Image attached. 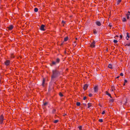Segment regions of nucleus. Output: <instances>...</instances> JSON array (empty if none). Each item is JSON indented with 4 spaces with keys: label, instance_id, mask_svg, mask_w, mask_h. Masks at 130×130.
Instances as JSON below:
<instances>
[{
    "label": "nucleus",
    "instance_id": "1",
    "mask_svg": "<svg viewBox=\"0 0 130 130\" xmlns=\"http://www.w3.org/2000/svg\"><path fill=\"white\" fill-rule=\"evenodd\" d=\"M59 72L56 70H53L52 78L53 79L57 77L59 75Z\"/></svg>",
    "mask_w": 130,
    "mask_h": 130
},
{
    "label": "nucleus",
    "instance_id": "2",
    "mask_svg": "<svg viewBox=\"0 0 130 130\" xmlns=\"http://www.w3.org/2000/svg\"><path fill=\"white\" fill-rule=\"evenodd\" d=\"M60 61V59L57 58L56 59V61H53L52 62V64L53 65H56L59 63Z\"/></svg>",
    "mask_w": 130,
    "mask_h": 130
},
{
    "label": "nucleus",
    "instance_id": "3",
    "mask_svg": "<svg viewBox=\"0 0 130 130\" xmlns=\"http://www.w3.org/2000/svg\"><path fill=\"white\" fill-rule=\"evenodd\" d=\"M4 120V119L3 116V115H1L0 118V121L1 124H2L3 123Z\"/></svg>",
    "mask_w": 130,
    "mask_h": 130
},
{
    "label": "nucleus",
    "instance_id": "4",
    "mask_svg": "<svg viewBox=\"0 0 130 130\" xmlns=\"http://www.w3.org/2000/svg\"><path fill=\"white\" fill-rule=\"evenodd\" d=\"M10 63V62L9 60H7L5 62V63L6 66H7L9 65Z\"/></svg>",
    "mask_w": 130,
    "mask_h": 130
},
{
    "label": "nucleus",
    "instance_id": "5",
    "mask_svg": "<svg viewBox=\"0 0 130 130\" xmlns=\"http://www.w3.org/2000/svg\"><path fill=\"white\" fill-rule=\"evenodd\" d=\"M95 42L94 41L91 44L90 47L92 48H94L95 47Z\"/></svg>",
    "mask_w": 130,
    "mask_h": 130
},
{
    "label": "nucleus",
    "instance_id": "6",
    "mask_svg": "<svg viewBox=\"0 0 130 130\" xmlns=\"http://www.w3.org/2000/svg\"><path fill=\"white\" fill-rule=\"evenodd\" d=\"M44 27L45 26L44 25H42L40 27V29L42 30H45Z\"/></svg>",
    "mask_w": 130,
    "mask_h": 130
},
{
    "label": "nucleus",
    "instance_id": "7",
    "mask_svg": "<svg viewBox=\"0 0 130 130\" xmlns=\"http://www.w3.org/2000/svg\"><path fill=\"white\" fill-rule=\"evenodd\" d=\"M98 87L97 86H95L94 87V91L95 92H96L98 90Z\"/></svg>",
    "mask_w": 130,
    "mask_h": 130
},
{
    "label": "nucleus",
    "instance_id": "8",
    "mask_svg": "<svg viewBox=\"0 0 130 130\" xmlns=\"http://www.w3.org/2000/svg\"><path fill=\"white\" fill-rule=\"evenodd\" d=\"M96 24L98 26H100L101 25V23L99 21H96Z\"/></svg>",
    "mask_w": 130,
    "mask_h": 130
},
{
    "label": "nucleus",
    "instance_id": "9",
    "mask_svg": "<svg viewBox=\"0 0 130 130\" xmlns=\"http://www.w3.org/2000/svg\"><path fill=\"white\" fill-rule=\"evenodd\" d=\"M88 85L87 84H85L84 87V90H86L87 88L88 87Z\"/></svg>",
    "mask_w": 130,
    "mask_h": 130
},
{
    "label": "nucleus",
    "instance_id": "10",
    "mask_svg": "<svg viewBox=\"0 0 130 130\" xmlns=\"http://www.w3.org/2000/svg\"><path fill=\"white\" fill-rule=\"evenodd\" d=\"M13 28V26L12 25H10L8 27V29L10 30H12Z\"/></svg>",
    "mask_w": 130,
    "mask_h": 130
},
{
    "label": "nucleus",
    "instance_id": "11",
    "mask_svg": "<svg viewBox=\"0 0 130 130\" xmlns=\"http://www.w3.org/2000/svg\"><path fill=\"white\" fill-rule=\"evenodd\" d=\"M127 36L126 37V39L127 40H128V39L129 38V33L128 32L127 33H126Z\"/></svg>",
    "mask_w": 130,
    "mask_h": 130
},
{
    "label": "nucleus",
    "instance_id": "12",
    "mask_svg": "<svg viewBox=\"0 0 130 130\" xmlns=\"http://www.w3.org/2000/svg\"><path fill=\"white\" fill-rule=\"evenodd\" d=\"M130 15V12L129 11L128 12V13L126 14L127 18V19H128L129 18V15Z\"/></svg>",
    "mask_w": 130,
    "mask_h": 130
},
{
    "label": "nucleus",
    "instance_id": "13",
    "mask_svg": "<svg viewBox=\"0 0 130 130\" xmlns=\"http://www.w3.org/2000/svg\"><path fill=\"white\" fill-rule=\"evenodd\" d=\"M106 94L107 95H108V96L110 97L111 98H112V97L111 95L108 92L106 91L105 92Z\"/></svg>",
    "mask_w": 130,
    "mask_h": 130
},
{
    "label": "nucleus",
    "instance_id": "14",
    "mask_svg": "<svg viewBox=\"0 0 130 130\" xmlns=\"http://www.w3.org/2000/svg\"><path fill=\"white\" fill-rule=\"evenodd\" d=\"M88 108H89L91 106V103H89L88 104Z\"/></svg>",
    "mask_w": 130,
    "mask_h": 130
},
{
    "label": "nucleus",
    "instance_id": "15",
    "mask_svg": "<svg viewBox=\"0 0 130 130\" xmlns=\"http://www.w3.org/2000/svg\"><path fill=\"white\" fill-rule=\"evenodd\" d=\"M93 31L94 34H96L97 33V31L95 29H93Z\"/></svg>",
    "mask_w": 130,
    "mask_h": 130
},
{
    "label": "nucleus",
    "instance_id": "16",
    "mask_svg": "<svg viewBox=\"0 0 130 130\" xmlns=\"http://www.w3.org/2000/svg\"><path fill=\"white\" fill-rule=\"evenodd\" d=\"M108 67L110 69H112V65L111 64H109L108 66Z\"/></svg>",
    "mask_w": 130,
    "mask_h": 130
},
{
    "label": "nucleus",
    "instance_id": "17",
    "mask_svg": "<svg viewBox=\"0 0 130 130\" xmlns=\"http://www.w3.org/2000/svg\"><path fill=\"white\" fill-rule=\"evenodd\" d=\"M38 9L37 8H35L34 11L35 12H37L38 11Z\"/></svg>",
    "mask_w": 130,
    "mask_h": 130
},
{
    "label": "nucleus",
    "instance_id": "18",
    "mask_svg": "<svg viewBox=\"0 0 130 130\" xmlns=\"http://www.w3.org/2000/svg\"><path fill=\"white\" fill-rule=\"evenodd\" d=\"M45 82V79H43V82H42V86H44V83Z\"/></svg>",
    "mask_w": 130,
    "mask_h": 130
},
{
    "label": "nucleus",
    "instance_id": "19",
    "mask_svg": "<svg viewBox=\"0 0 130 130\" xmlns=\"http://www.w3.org/2000/svg\"><path fill=\"white\" fill-rule=\"evenodd\" d=\"M68 39V37H66L64 39V41H67Z\"/></svg>",
    "mask_w": 130,
    "mask_h": 130
},
{
    "label": "nucleus",
    "instance_id": "20",
    "mask_svg": "<svg viewBox=\"0 0 130 130\" xmlns=\"http://www.w3.org/2000/svg\"><path fill=\"white\" fill-rule=\"evenodd\" d=\"M78 128H79V130H82V126H79L78 127Z\"/></svg>",
    "mask_w": 130,
    "mask_h": 130
},
{
    "label": "nucleus",
    "instance_id": "21",
    "mask_svg": "<svg viewBox=\"0 0 130 130\" xmlns=\"http://www.w3.org/2000/svg\"><path fill=\"white\" fill-rule=\"evenodd\" d=\"M80 105V103L79 102H77L76 103V105L77 106H79Z\"/></svg>",
    "mask_w": 130,
    "mask_h": 130
},
{
    "label": "nucleus",
    "instance_id": "22",
    "mask_svg": "<svg viewBox=\"0 0 130 130\" xmlns=\"http://www.w3.org/2000/svg\"><path fill=\"white\" fill-rule=\"evenodd\" d=\"M105 113V110H103V112L102 113V115H104Z\"/></svg>",
    "mask_w": 130,
    "mask_h": 130
},
{
    "label": "nucleus",
    "instance_id": "23",
    "mask_svg": "<svg viewBox=\"0 0 130 130\" xmlns=\"http://www.w3.org/2000/svg\"><path fill=\"white\" fill-rule=\"evenodd\" d=\"M113 42L115 43H117L118 42V41L117 40H113Z\"/></svg>",
    "mask_w": 130,
    "mask_h": 130
},
{
    "label": "nucleus",
    "instance_id": "24",
    "mask_svg": "<svg viewBox=\"0 0 130 130\" xmlns=\"http://www.w3.org/2000/svg\"><path fill=\"white\" fill-rule=\"evenodd\" d=\"M99 122H102L103 121V120L102 119H99Z\"/></svg>",
    "mask_w": 130,
    "mask_h": 130
},
{
    "label": "nucleus",
    "instance_id": "25",
    "mask_svg": "<svg viewBox=\"0 0 130 130\" xmlns=\"http://www.w3.org/2000/svg\"><path fill=\"white\" fill-rule=\"evenodd\" d=\"M58 121V120H56L54 121V122L55 123H57Z\"/></svg>",
    "mask_w": 130,
    "mask_h": 130
},
{
    "label": "nucleus",
    "instance_id": "26",
    "mask_svg": "<svg viewBox=\"0 0 130 130\" xmlns=\"http://www.w3.org/2000/svg\"><path fill=\"white\" fill-rule=\"evenodd\" d=\"M121 0H118V4H119L121 2Z\"/></svg>",
    "mask_w": 130,
    "mask_h": 130
},
{
    "label": "nucleus",
    "instance_id": "27",
    "mask_svg": "<svg viewBox=\"0 0 130 130\" xmlns=\"http://www.w3.org/2000/svg\"><path fill=\"white\" fill-rule=\"evenodd\" d=\"M115 89V88L114 86H112L111 87V89H113V90H114Z\"/></svg>",
    "mask_w": 130,
    "mask_h": 130
},
{
    "label": "nucleus",
    "instance_id": "28",
    "mask_svg": "<svg viewBox=\"0 0 130 130\" xmlns=\"http://www.w3.org/2000/svg\"><path fill=\"white\" fill-rule=\"evenodd\" d=\"M114 100L113 99H111L110 100V102H112Z\"/></svg>",
    "mask_w": 130,
    "mask_h": 130
},
{
    "label": "nucleus",
    "instance_id": "29",
    "mask_svg": "<svg viewBox=\"0 0 130 130\" xmlns=\"http://www.w3.org/2000/svg\"><path fill=\"white\" fill-rule=\"evenodd\" d=\"M126 20L125 18H123V22H125L126 21Z\"/></svg>",
    "mask_w": 130,
    "mask_h": 130
},
{
    "label": "nucleus",
    "instance_id": "30",
    "mask_svg": "<svg viewBox=\"0 0 130 130\" xmlns=\"http://www.w3.org/2000/svg\"><path fill=\"white\" fill-rule=\"evenodd\" d=\"M59 95L60 96H63V95L61 93H60L59 94Z\"/></svg>",
    "mask_w": 130,
    "mask_h": 130
},
{
    "label": "nucleus",
    "instance_id": "31",
    "mask_svg": "<svg viewBox=\"0 0 130 130\" xmlns=\"http://www.w3.org/2000/svg\"><path fill=\"white\" fill-rule=\"evenodd\" d=\"M125 45V46H129L130 45V43L126 44Z\"/></svg>",
    "mask_w": 130,
    "mask_h": 130
},
{
    "label": "nucleus",
    "instance_id": "32",
    "mask_svg": "<svg viewBox=\"0 0 130 130\" xmlns=\"http://www.w3.org/2000/svg\"><path fill=\"white\" fill-rule=\"evenodd\" d=\"M127 81L126 80V79H124V83H127Z\"/></svg>",
    "mask_w": 130,
    "mask_h": 130
},
{
    "label": "nucleus",
    "instance_id": "33",
    "mask_svg": "<svg viewBox=\"0 0 130 130\" xmlns=\"http://www.w3.org/2000/svg\"><path fill=\"white\" fill-rule=\"evenodd\" d=\"M89 96H90V97H91L92 96V95L91 94H89Z\"/></svg>",
    "mask_w": 130,
    "mask_h": 130
},
{
    "label": "nucleus",
    "instance_id": "34",
    "mask_svg": "<svg viewBox=\"0 0 130 130\" xmlns=\"http://www.w3.org/2000/svg\"><path fill=\"white\" fill-rule=\"evenodd\" d=\"M47 104V102H45V103L43 105L44 106H45Z\"/></svg>",
    "mask_w": 130,
    "mask_h": 130
},
{
    "label": "nucleus",
    "instance_id": "35",
    "mask_svg": "<svg viewBox=\"0 0 130 130\" xmlns=\"http://www.w3.org/2000/svg\"><path fill=\"white\" fill-rule=\"evenodd\" d=\"M120 76H123V73H121L120 74Z\"/></svg>",
    "mask_w": 130,
    "mask_h": 130
},
{
    "label": "nucleus",
    "instance_id": "36",
    "mask_svg": "<svg viewBox=\"0 0 130 130\" xmlns=\"http://www.w3.org/2000/svg\"><path fill=\"white\" fill-rule=\"evenodd\" d=\"M86 99V96H85L83 98V99L84 100H85Z\"/></svg>",
    "mask_w": 130,
    "mask_h": 130
},
{
    "label": "nucleus",
    "instance_id": "37",
    "mask_svg": "<svg viewBox=\"0 0 130 130\" xmlns=\"http://www.w3.org/2000/svg\"><path fill=\"white\" fill-rule=\"evenodd\" d=\"M122 36L121 35L120 36V39H122Z\"/></svg>",
    "mask_w": 130,
    "mask_h": 130
},
{
    "label": "nucleus",
    "instance_id": "38",
    "mask_svg": "<svg viewBox=\"0 0 130 130\" xmlns=\"http://www.w3.org/2000/svg\"><path fill=\"white\" fill-rule=\"evenodd\" d=\"M119 76H118L117 77H116V78H117V79L118 78H119Z\"/></svg>",
    "mask_w": 130,
    "mask_h": 130
},
{
    "label": "nucleus",
    "instance_id": "39",
    "mask_svg": "<svg viewBox=\"0 0 130 130\" xmlns=\"http://www.w3.org/2000/svg\"><path fill=\"white\" fill-rule=\"evenodd\" d=\"M62 23H65V22H64V21H62Z\"/></svg>",
    "mask_w": 130,
    "mask_h": 130
},
{
    "label": "nucleus",
    "instance_id": "40",
    "mask_svg": "<svg viewBox=\"0 0 130 130\" xmlns=\"http://www.w3.org/2000/svg\"><path fill=\"white\" fill-rule=\"evenodd\" d=\"M125 83H124V84H123V86H124L125 85Z\"/></svg>",
    "mask_w": 130,
    "mask_h": 130
},
{
    "label": "nucleus",
    "instance_id": "41",
    "mask_svg": "<svg viewBox=\"0 0 130 130\" xmlns=\"http://www.w3.org/2000/svg\"><path fill=\"white\" fill-rule=\"evenodd\" d=\"M113 90H113V89H111V91H113Z\"/></svg>",
    "mask_w": 130,
    "mask_h": 130
},
{
    "label": "nucleus",
    "instance_id": "42",
    "mask_svg": "<svg viewBox=\"0 0 130 130\" xmlns=\"http://www.w3.org/2000/svg\"><path fill=\"white\" fill-rule=\"evenodd\" d=\"M76 39L77 40V38H76Z\"/></svg>",
    "mask_w": 130,
    "mask_h": 130
},
{
    "label": "nucleus",
    "instance_id": "43",
    "mask_svg": "<svg viewBox=\"0 0 130 130\" xmlns=\"http://www.w3.org/2000/svg\"><path fill=\"white\" fill-rule=\"evenodd\" d=\"M110 27H111V25H110Z\"/></svg>",
    "mask_w": 130,
    "mask_h": 130
}]
</instances>
